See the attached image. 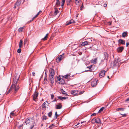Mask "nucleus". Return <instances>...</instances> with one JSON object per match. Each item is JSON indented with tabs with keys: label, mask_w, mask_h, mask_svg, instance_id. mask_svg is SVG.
<instances>
[{
	"label": "nucleus",
	"mask_w": 129,
	"mask_h": 129,
	"mask_svg": "<svg viewBox=\"0 0 129 129\" xmlns=\"http://www.w3.org/2000/svg\"><path fill=\"white\" fill-rule=\"evenodd\" d=\"M52 113L51 112H50L48 114V116L49 117H51L52 115Z\"/></svg>",
	"instance_id": "473e14b6"
},
{
	"label": "nucleus",
	"mask_w": 129,
	"mask_h": 129,
	"mask_svg": "<svg viewBox=\"0 0 129 129\" xmlns=\"http://www.w3.org/2000/svg\"><path fill=\"white\" fill-rule=\"evenodd\" d=\"M55 108L57 109H60L62 108V106L60 103H59L58 105H56L55 106Z\"/></svg>",
	"instance_id": "2eb2a0df"
},
{
	"label": "nucleus",
	"mask_w": 129,
	"mask_h": 129,
	"mask_svg": "<svg viewBox=\"0 0 129 129\" xmlns=\"http://www.w3.org/2000/svg\"><path fill=\"white\" fill-rule=\"evenodd\" d=\"M76 1L75 3L76 4H78L80 2V0H75Z\"/></svg>",
	"instance_id": "e433bc0d"
},
{
	"label": "nucleus",
	"mask_w": 129,
	"mask_h": 129,
	"mask_svg": "<svg viewBox=\"0 0 129 129\" xmlns=\"http://www.w3.org/2000/svg\"><path fill=\"white\" fill-rule=\"evenodd\" d=\"M83 6V5H82V6L81 7H82Z\"/></svg>",
	"instance_id": "774afa93"
},
{
	"label": "nucleus",
	"mask_w": 129,
	"mask_h": 129,
	"mask_svg": "<svg viewBox=\"0 0 129 129\" xmlns=\"http://www.w3.org/2000/svg\"><path fill=\"white\" fill-rule=\"evenodd\" d=\"M96 115V113H93V114H91V116H95Z\"/></svg>",
	"instance_id": "a18cd8bd"
},
{
	"label": "nucleus",
	"mask_w": 129,
	"mask_h": 129,
	"mask_svg": "<svg viewBox=\"0 0 129 129\" xmlns=\"http://www.w3.org/2000/svg\"><path fill=\"white\" fill-rule=\"evenodd\" d=\"M24 27H20V28H19L18 30V31L19 32H22L23 31V29Z\"/></svg>",
	"instance_id": "b1692460"
},
{
	"label": "nucleus",
	"mask_w": 129,
	"mask_h": 129,
	"mask_svg": "<svg viewBox=\"0 0 129 129\" xmlns=\"http://www.w3.org/2000/svg\"><path fill=\"white\" fill-rule=\"evenodd\" d=\"M58 13V10L56 8H55V11L54 12V14L55 15H56Z\"/></svg>",
	"instance_id": "5701e85b"
},
{
	"label": "nucleus",
	"mask_w": 129,
	"mask_h": 129,
	"mask_svg": "<svg viewBox=\"0 0 129 129\" xmlns=\"http://www.w3.org/2000/svg\"><path fill=\"white\" fill-rule=\"evenodd\" d=\"M125 109V108H119L116 109V111L120 110L121 111H123Z\"/></svg>",
	"instance_id": "aec40b11"
},
{
	"label": "nucleus",
	"mask_w": 129,
	"mask_h": 129,
	"mask_svg": "<svg viewBox=\"0 0 129 129\" xmlns=\"http://www.w3.org/2000/svg\"><path fill=\"white\" fill-rule=\"evenodd\" d=\"M47 119V116H44L43 117V119L46 120Z\"/></svg>",
	"instance_id": "4c0bfd02"
},
{
	"label": "nucleus",
	"mask_w": 129,
	"mask_h": 129,
	"mask_svg": "<svg viewBox=\"0 0 129 129\" xmlns=\"http://www.w3.org/2000/svg\"><path fill=\"white\" fill-rule=\"evenodd\" d=\"M46 103L45 102H44L42 105V107L43 108H46L45 105Z\"/></svg>",
	"instance_id": "c85d7f7f"
},
{
	"label": "nucleus",
	"mask_w": 129,
	"mask_h": 129,
	"mask_svg": "<svg viewBox=\"0 0 129 129\" xmlns=\"http://www.w3.org/2000/svg\"><path fill=\"white\" fill-rule=\"evenodd\" d=\"M65 0H62L61 2V7L63 8ZM66 2L68 6L72 5L73 3V0H66Z\"/></svg>",
	"instance_id": "f03ea898"
},
{
	"label": "nucleus",
	"mask_w": 129,
	"mask_h": 129,
	"mask_svg": "<svg viewBox=\"0 0 129 129\" xmlns=\"http://www.w3.org/2000/svg\"><path fill=\"white\" fill-rule=\"evenodd\" d=\"M105 109V108L104 107H102L99 111V112L101 113L103 111V110Z\"/></svg>",
	"instance_id": "cd10ccee"
},
{
	"label": "nucleus",
	"mask_w": 129,
	"mask_h": 129,
	"mask_svg": "<svg viewBox=\"0 0 129 129\" xmlns=\"http://www.w3.org/2000/svg\"><path fill=\"white\" fill-rule=\"evenodd\" d=\"M21 52V49L20 48L18 49L17 50V52L18 53H20Z\"/></svg>",
	"instance_id": "c9c22d12"
},
{
	"label": "nucleus",
	"mask_w": 129,
	"mask_h": 129,
	"mask_svg": "<svg viewBox=\"0 0 129 129\" xmlns=\"http://www.w3.org/2000/svg\"><path fill=\"white\" fill-rule=\"evenodd\" d=\"M70 22H71V23H73V19H71L70 20Z\"/></svg>",
	"instance_id": "09e8293b"
},
{
	"label": "nucleus",
	"mask_w": 129,
	"mask_h": 129,
	"mask_svg": "<svg viewBox=\"0 0 129 129\" xmlns=\"http://www.w3.org/2000/svg\"><path fill=\"white\" fill-rule=\"evenodd\" d=\"M22 44L23 41L22 40H20L19 44V47L20 48H21L22 47Z\"/></svg>",
	"instance_id": "6ab92c4d"
},
{
	"label": "nucleus",
	"mask_w": 129,
	"mask_h": 129,
	"mask_svg": "<svg viewBox=\"0 0 129 129\" xmlns=\"http://www.w3.org/2000/svg\"><path fill=\"white\" fill-rule=\"evenodd\" d=\"M34 125H33L32 126H31L30 128V129H33V128L34 126Z\"/></svg>",
	"instance_id": "de8ad7c7"
},
{
	"label": "nucleus",
	"mask_w": 129,
	"mask_h": 129,
	"mask_svg": "<svg viewBox=\"0 0 129 129\" xmlns=\"http://www.w3.org/2000/svg\"><path fill=\"white\" fill-rule=\"evenodd\" d=\"M105 71H101L99 73L100 77L101 78L105 76Z\"/></svg>",
	"instance_id": "6e6552de"
},
{
	"label": "nucleus",
	"mask_w": 129,
	"mask_h": 129,
	"mask_svg": "<svg viewBox=\"0 0 129 129\" xmlns=\"http://www.w3.org/2000/svg\"><path fill=\"white\" fill-rule=\"evenodd\" d=\"M20 75L18 74H15L13 79V83L10 89L6 93V94H8L11 91H14L16 93L19 89V87L17 85L18 80L19 78Z\"/></svg>",
	"instance_id": "f257e3e1"
},
{
	"label": "nucleus",
	"mask_w": 129,
	"mask_h": 129,
	"mask_svg": "<svg viewBox=\"0 0 129 129\" xmlns=\"http://www.w3.org/2000/svg\"><path fill=\"white\" fill-rule=\"evenodd\" d=\"M45 76H46V75H47V72L45 71Z\"/></svg>",
	"instance_id": "6e6d98bb"
},
{
	"label": "nucleus",
	"mask_w": 129,
	"mask_h": 129,
	"mask_svg": "<svg viewBox=\"0 0 129 129\" xmlns=\"http://www.w3.org/2000/svg\"><path fill=\"white\" fill-rule=\"evenodd\" d=\"M51 99H53L54 97V95L53 94H51Z\"/></svg>",
	"instance_id": "ea45409f"
},
{
	"label": "nucleus",
	"mask_w": 129,
	"mask_h": 129,
	"mask_svg": "<svg viewBox=\"0 0 129 129\" xmlns=\"http://www.w3.org/2000/svg\"><path fill=\"white\" fill-rule=\"evenodd\" d=\"M55 116H56V118H57V117L58 115L57 114V112H56L55 113Z\"/></svg>",
	"instance_id": "79ce46f5"
},
{
	"label": "nucleus",
	"mask_w": 129,
	"mask_h": 129,
	"mask_svg": "<svg viewBox=\"0 0 129 129\" xmlns=\"http://www.w3.org/2000/svg\"><path fill=\"white\" fill-rule=\"evenodd\" d=\"M60 81V82H62V80H61Z\"/></svg>",
	"instance_id": "052dcab7"
},
{
	"label": "nucleus",
	"mask_w": 129,
	"mask_h": 129,
	"mask_svg": "<svg viewBox=\"0 0 129 129\" xmlns=\"http://www.w3.org/2000/svg\"><path fill=\"white\" fill-rule=\"evenodd\" d=\"M64 54L63 53L61 55H60L58 57L56 60V61L57 62H59L62 60V58H62V56Z\"/></svg>",
	"instance_id": "423d86ee"
},
{
	"label": "nucleus",
	"mask_w": 129,
	"mask_h": 129,
	"mask_svg": "<svg viewBox=\"0 0 129 129\" xmlns=\"http://www.w3.org/2000/svg\"><path fill=\"white\" fill-rule=\"evenodd\" d=\"M59 0H56V5H59L60 4V2L59 1Z\"/></svg>",
	"instance_id": "f704fd0d"
},
{
	"label": "nucleus",
	"mask_w": 129,
	"mask_h": 129,
	"mask_svg": "<svg viewBox=\"0 0 129 129\" xmlns=\"http://www.w3.org/2000/svg\"><path fill=\"white\" fill-rule=\"evenodd\" d=\"M39 14H40L39 12H38V13H37V15H39Z\"/></svg>",
	"instance_id": "680f3d73"
},
{
	"label": "nucleus",
	"mask_w": 129,
	"mask_h": 129,
	"mask_svg": "<svg viewBox=\"0 0 129 129\" xmlns=\"http://www.w3.org/2000/svg\"><path fill=\"white\" fill-rule=\"evenodd\" d=\"M61 91L63 94H66V92L64 91L63 89H61Z\"/></svg>",
	"instance_id": "72a5a7b5"
},
{
	"label": "nucleus",
	"mask_w": 129,
	"mask_h": 129,
	"mask_svg": "<svg viewBox=\"0 0 129 129\" xmlns=\"http://www.w3.org/2000/svg\"><path fill=\"white\" fill-rule=\"evenodd\" d=\"M79 124V123H78L75 126H76L77 125H78Z\"/></svg>",
	"instance_id": "69168bd1"
},
{
	"label": "nucleus",
	"mask_w": 129,
	"mask_h": 129,
	"mask_svg": "<svg viewBox=\"0 0 129 129\" xmlns=\"http://www.w3.org/2000/svg\"><path fill=\"white\" fill-rule=\"evenodd\" d=\"M32 74H33V75L34 76H35V73L34 72H33V73H32Z\"/></svg>",
	"instance_id": "603ef678"
},
{
	"label": "nucleus",
	"mask_w": 129,
	"mask_h": 129,
	"mask_svg": "<svg viewBox=\"0 0 129 129\" xmlns=\"http://www.w3.org/2000/svg\"><path fill=\"white\" fill-rule=\"evenodd\" d=\"M129 45V43H127L126 44V47Z\"/></svg>",
	"instance_id": "8fccbe9b"
},
{
	"label": "nucleus",
	"mask_w": 129,
	"mask_h": 129,
	"mask_svg": "<svg viewBox=\"0 0 129 129\" xmlns=\"http://www.w3.org/2000/svg\"><path fill=\"white\" fill-rule=\"evenodd\" d=\"M91 71V70H87V71Z\"/></svg>",
	"instance_id": "bf43d9fd"
},
{
	"label": "nucleus",
	"mask_w": 129,
	"mask_h": 129,
	"mask_svg": "<svg viewBox=\"0 0 129 129\" xmlns=\"http://www.w3.org/2000/svg\"><path fill=\"white\" fill-rule=\"evenodd\" d=\"M97 81L98 80H93L92 81L91 83V86L93 87L95 86L97 84Z\"/></svg>",
	"instance_id": "9d476101"
},
{
	"label": "nucleus",
	"mask_w": 129,
	"mask_h": 129,
	"mask_svg": "<svg viewBox=\"0 0 129 129\" xmlns=\"http://www.w3.org/2000/svg\"><path fill=\"white\" fill-rule=\"evenodd\" d=\"M23 0H18L15 5L14 8L20 5Z\"/></svg>",
	"instance_id": "0eeeda50"
},
{
	"label": "nucleus",
	"mask_w": 129,
	"mask_h": 129,
	"mask_svg": "<svg viewBox=\"0 0 129 129\" xmlns=\"http://www.w3.org/2000/svg\"><path fill=\"white\" fill-rule=\"evenodd\" d=\"M39 12L40 13L42 12V11H40Z\"/></svg>",
	"instance_id": "e2e57ef3"
},
{
	"label": "nucleus",
	"mask_w": 129,
	"mask_h": 129,
	"mask_svg": "<svg viewBox=\"0 0 129 129\" xmlns=\"http://www.w3.org/2000/svg\"><path fill=\"white\" fill-rule=\"evenodd\" d=\"M124 49V47L123 46L118 47L117 49V51L118 52H121Z\"/></svg>",
	"instance_id": "f8f14e48"
},
{
	"label": "nucleus",
	"mask_w": 129,
	"mask_h": 129,
	"mask_svg": "<svg viewBox=\"0 0 129 129\" xmlns=\"http://www.w3.org/2000/svg\"><path fill=\"white\" fill-rule=\"evenodd\" d=\"M104 54L105 55V59H106L108 58V55L107 53L106 52L104 53Z\"/></svg>",
	"instance_id": "bb28decb"
},
{
	"label": "nucleus",
	"mask_w": 129,
	"mask_h": 129,
	"mask_svg": "<svg viewBox=\"0 0 129 129\" xmlns=\"http://www.w3.org/2000/svg\"><path fill=\"white\" fill-rule=\"evenodd\" d=\"M71 22H70V21L69 22H68L66 24V25H68L71 24Z\"/></svg>",
	"instance_id": "a19ab883"
},
{
	"label": "nucleus",
	"mask_w": 129,
	"mask_h": 129,
	"mask_svg": "<svg viewBox=\"0 0 129 129\" xmlns=\"http://www.w3.org/2000/svg\"><path fill=\"white\" fill-rule=\"evenodd\" d=\"M107 77H108V78H109V76H107Z\"/></svg>",
	"instance_id": "338daca9"
},
{
	"label": "nucleus",
	"mask_w": 129,
	"mask_h": 129,
	"mask_svg": "<svg viewBox=\"0 0 129 129\" xmlns=\"http://www.w3.org/2000/svg\"><path fill=\"white\" fill-rule=\"evenodd\" d=\"M86 122V121H83V122H81V124L82 123H85V122Z\"/></svg>",
	"instance_id": "5fc2aeb1"
},
{
	"label": "nucleus",
	"mask_w": 129,
	"mask_h": 129,
	"mask_svg": "<svg viewBox=\"0 0 129 129\" xmlns=\"http://www.w3.org/2000/svg\"><path fill=\"white\" fill-rule=\"evenodd\" d=\"M91 122L94 123H100L101 122V120L99 117H97L96 118H93L91 120Z\"/></svg>",
	"instance_id": "7ed1b4c3"
},
{
	"label": "nucleus",
	"mask_w": 129,
	"mask_h": 129,
	"mask_svg": "<svg viewBox=\"0 0 129 129\" xmlns=\"http://www.w3.org/2000/svg\"><path fill=\"white\" fill-rule=\"evenodd\" d=\"M50 81L52 84H53L54 82V76H49Z\"/></svg>",
	"instance_id": "ddd939ff"
},
{
	"label": "nucleus",
	"mask_w": 129,
	"mask_h": 129,
	"mask_svg": "<svg viewBox=\"0 0 129 129\" xmlns=\"http://www.w3.org/2000/svg\"><path fill=\"white\" fill-rule=\"evenodd\" d=\"M36 16H34V17L33 18V19L32 20L30 21V22H31V21H32L34 19H35V18H36Z\"/></svg>",
	"instance_id": "49530a36"
},
{
	"label": "nucleus",
	"mask_w": 129,
	"mask_h": 129,
	"mask_svg": "<svg viewBox=\"0 0 129 129\" xmlns=\"http://www.w3.org/2000/svg\"><path fill=\"white\" fill-rule=\"evenodd\" d=\"M70 75V73H69L62 77L65 78L67 79L68 78L69 76Z\"/></svg>",
	"instance_id": "412c9836"
},
{
	"label": "nucleus",
	"mask_w": 129,
	"mask_h": 129,
	"mask_svg": "<svg viewBox=\"0 0 129 129\" xmlns=\"http://www.w3.org/2000/svg\"><path fill=\"white\" fill-rule=\"evenodd\" d=\"M14 111H13L11 112V113H10V117L11 116H13L15 114L14 113Z\"/></svg>",
	"instance_id": "7c9ffc66"
},
{
	"label": "nucleus",
	"mask_w": 129,
	"mask_h": 129,
	"mask_svg": "<svg viewBox=\"0 0 129 129\" xmlns=\"http://www.w3.org/2000/svg\"><path fill=\"white\" fill-rule=\"evenodd\" d=\"M57 101V100L56 99H55L53 101V102H56Z\"/></svg>",
	"instance_id": "4d7b16f0"
},
{
	"label": "nucleus",
	"mask_w": 129,
	"mask_h": 129,
	"mask_svg": "<svg viewBox=\"0 0 129 129\" xmlns=\"http://www.w3.org/2000/svg\"><path fill=\"white\" fill-rule=\"evenodd\" d=\"M121 114L122 115V116L123 117L126 116V114Z\"/></svg>",
	"instance_id": "37998d69"
},
{
	"label": "nucleus",
	"mask_w": 129,
	"mask_h": 129,
	"mask_svg": "<svg viewBox=\"0 0 129 129\" xmlns=\"http://www.w3.org/2000/svg\"><path fill=\"white\" fill-rule=\"evenodd\" d=\"M47 79V76L46 75V76H45V78L44 79V83L45 84L46 83V82Z\"/></svg>",
	"instance_id": "2f4dec72"
},
{
	"label": "nucleus",
	"mask_w": 129,
	"mask_h": 129,
	"mask_svg": "<svg viewBox=\"0 0 129 129\" xmlns=\"http://www.w3.org/2000/svg\"><path fill=\"white\" fill-rule=\"evenodd\" d=\"M50 72L49 76H54L55 74L54 70L50 68L49 69Z\"/></svg>",
	"instance_id": "20e7f679"
},
{
	"label": "nucleus",
	"mask_w": 129,
	"mask_h": 129,
	"mask_svg": "<svg viewBox=\"0 0 129 129\" xmlns=\"http://www.w3.org/2000/svg\"><path fill=\"white\" fill-rule=\"evenodd\" d=\"M88 43L87 41H85L83 42H82L81 44V45L82 46H84L86 45H87L88 44Z\"/></svg>",
	"instance_id": "f3484780"
},
{
	"label": "nucleus",
	"mask_w": 129,
	"mask_h": 129,
	"mask_svg": "<svg viewBox=\"0 0 129 129\" xmlns=\"http://www.w3.org/2000/svg\"><path fill=\"white\" fill-rule=\"evenodd\" d=\"M91 66L87 67V68H89V69H90L91 68Z\"/></svg>",
	"instance_id": "3c124183"
},
{
	"label": "nucleus",
	"mask_w": 129,
	"mask_h": 129,
	"mask_svg": "<svg viewBox=\"0 0 129 129\" xmlns=\"http://www.w3.org/2000/svg\"><path fill=\"white\" fill-rule=\"evenodd\" d=\"M107 2H106L105 4H104V7H106L107 6Z\"/></svg>",
	"instance_id": "58836bf2"
},
{
	"label": "nucleus",
	"mask_w": 129,
	"mask_h": 129,
	"mask_svg": "<svg viewBox=\"0 0 129 129\" xmlns=\"http://www.w3.org/2000/svg\"><path fill=\"white\" fill-rule=\"evenodd\" d=\"M73 23H76V21L73 20Z\"/></svg>",
	"instance_id": "13d9d810"
},
{
	"label": "nucleus",
	"mask_w": 129,
	"mask_h": 129,
	"mask_svg": "<svg viewBox=\"0 0 129 129\" xmlns=\"http://www.w3.org/2000/svg\"><path fill=\"white\" fill-rule=\"evenodd\" d=\"M97 60V58H96L92 60V62L94 64L96 63V62Z\"/></svg>",
	"instance_id": "a878e982"
},
{
	"label": "nucleus",
	"mask_w": 129,
	"mask_h": 129,
	"mask_svg": "<svg viewBox=\"0 0 129 129\" xmlns=\"http://www.w3.org/2000/svg\"><path fill=\"white\" fill-rule=\"evenodd\" d=\"M38 93L37 92H35L34 95H33V100L35 101H36V99L38 97Z\"/></svg>",
	"instance_id": "1a4fd4ad"
},
{
	"label": "nucleus",
	"mask_w": 129,
	"mask_h": 129,
	"mask_svg": "<svg viewBox=\"0 0 129 129\" xmlns=\"http://www.w3.org/2000/svg\"><path fill=\"white\" fill-rule=\"evenodd\" d=\"M38 15H37H37H36L35 16H36V17H37V16H38Z\"/></svg>",
	"instance_id": "0e129e2a"
},
{
	"label": "nucleus",
	"mask_w": 129,
	"mask_h": 129,
	"mask_svg": "<svg viewBox=\"0 0 129 129\" xmlns=\"http://www.w3.org/2000/svg\"><path fill=\"white\" fill-rule=\"evenodd\" d=\"M118 42L119 43L123 45L125 43V41L122 39H119L118 40Z\"/></svg>",
	"instance_id": "4468645a"
},
{
	"label": "nucleus",
	"mask_w": 129,
	"mask_h": 129,
	"mask_svg": "<svg viewBox=\"0 0 129 129\" xmlns=\"http://www.w3.org/2000/svg\"><path fill=\"white\" fill-rule=\"evenodd\" d=\"M127 34V33L126 32H123L122 35V37H124L126 36Z\"/></svg>",
	"instance_id": "4be33fe9"
},
{
	"label": "nucleus",
	"mask_w": 129,
	"mask_h": 129,
	"mask_svg": "<svg viewBox=\"0 0 129 129\" xmlns=\"http://www.w3.org/2000/svg\"><path fill=\"white\" fill-rule=\"evenodd\" d=\"M32 118L30 117H28L27 118L25 121V122L26 125L29 124L30 122V121L31 120Z\"/></svg>",
	"instance_id": "9b49d317"
},
{
	"label": "nucleus",
	"mask_w": 129,
	"mask_h": 129,
	"mask_svg": "<svg viewBox=\"0 0 129 129\" xmlns=\"http://www.w3.org/2000/svg\"><path fill=\"white\" fill-rule=\"evenodd\" d=\"M48 34H47L46 36L43 39H42V40H43L44 41H45L48 38Z\"/></svg>",
	"instance_id": "393cba45"
},
{
	"label": "nucleus",
	"mask_w": 129,
	"mask_h": 129,
	"mask_svg": "<svg viewBox=\"0 0 129 129\" xmlns=\"http://www.w3.org/2000/svg\"><path fill=\"white\" fill-rule=\"evenodd\" d=\"M126 101H129V98L127 99L126 100Z\"/></svg>",
	"instance_id": "864d4df0"
},
{
	"label": "nucleus",
	"mask_w": 129,
	"mask_h": 129,
	"mask_svg": "<svg viewBox=\"0 0 129 129\" xmlns=\"http://www.w3.org/2000/svg\"><path fill=\"white\" fill-rule=\"evenodd\" d=\"M57 79L58 80V81H60L61 80H62V82H59V83L60 84H63V83H64V80L62 79L60 77H58L57 78Z\"/></svg>",
	"instance_id": "dca6fc26"
},
{
	"label": "nucleus",
	"mask_w": 129,
	"mask_h": 129,
	"mask_svg": "<svg viewBox=\"0 0 129 129\" xmlns=\"http://www.w3.org/2000/svg\"><path fill=\"white\" fill-rule=\"evenodd\" d=\"M55 127V125L53 124H52L50 125L49 127V128L50 129H52Z\"/></svg>",
	"instance_id": "c756f323"
},
{
	"label": "nucleus",
	"mask_w": 129,
	"mask_h": 129,
	"mask_svg": "<svg viewBox=\"0 0 129 129\" xmlns=\"http://www.w3.org/2000/svg\"><path fill=\"white\" fill-rule=\"evenodd\" d=\"M57 97L58 99L62 101H63V100H65L67 98H66L62 97L61 96H57Z\"/></svg>",
	"instance_id": "a211bd4d"
},
{
	"label": "nucleus",
	"mask_w": 129,
	"mask_h": 129,
	"mask_svg": "<svg viewBox=\"0 0 129 129\" xmlns=\"http://www.w3.org/2000/svg\"><path fill=\"white\" fill-rule=\"evenodd\" d=\"M79 94H82L83 93V92H82V91H80V92H79Z\"/></svg>",
	"instance_id": "c03bdc74"
},
{
	"label": "nucleus",
	"mask_w": 129,
	"mask_h": 129,
	"mask_svg": "<svg viewBox=\"0 0 129 129\" xmlns=\"http://www.w3.org/2000/svg\"><path fill=\"white\" fill-rule=\"evenodd\" d=\"M79 91L77 90H71V93L73 96H75L79 95Z\"/></svg>",
	"instance_id": "39448f33"
}]
</instances>
